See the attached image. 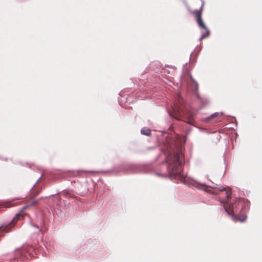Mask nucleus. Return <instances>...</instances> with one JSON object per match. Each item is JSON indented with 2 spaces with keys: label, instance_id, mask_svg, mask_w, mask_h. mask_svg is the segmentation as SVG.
<instances>
[{
  "label": "nucleus",
  "instance_id": "obj_3",
  "mask_svg": "<svg viewBox=\"0 0 262 262\" xmlns=\"http://www.w3.org/2000/svg\"><path fill=\"white\" fill-rule=\"evenodd\" d=\"M24 217V216L23 214L21 213H18L15 216L12 222L9 224H5L0 226V236H2L3 233L9 232L14 226L15 222L23 219Z\"/></svg>",
  "mask_w": 262,
  "mask_h": 262
},
{
  "label": "nucleus",
  "instance_id": "obj_8",
  "mask_svg": "<svg viewBox=\"0 0 262 262\" xmlns=\"http://www.w3.org/2000/svg\"><path fill=\"white\" fill-rule=\"evenodd\" d=\"M198 188H201V189H203L204 188V187H205V186L203 184H198Z\"/></svg>",
  "mask_w": 262,
  "mask_h": 262
},
{
  "label": "nucleus",
  "instance_id": "obj_1",
  "mask_svg": "<svg viewBox=\"0 0 262 262\" xmlns=\"http://www.w3.org/2000/svg\"><path fill=\"white\" fill-rule=\"evenodd\" d=\"M183 157L182 152L178 151L170 155L167 158L168 163V171L173 179L179 180L183 178L182 171Z\"/></svg>",
  "mask_w": 262,
  "mask_h": 262
},
{
  "label": "nucleus",
  "instance_id": "obj_7",
  "mask_svg": "<svg viewBox=\"0 0 262 262\" xmlns=\"http://www.w3.org/2000/svg\"><path fill=\"white\" fill-rule=\"evenodd\" d=\"M191 85L194 87L195 90L197 91L198 89V85L197 83L191 77Z\"/></svg>",
  "mask_w": 262,
  "mask_h": 262
},
{
  "label": "nucleus",
  "instance_id": "obj_4",
  "mask_svg": "<svg viewBox=\"0 0 262 262\" xmlns=\"http://www.w3.org/2000/svg\"><path fill=\"white\" fill-rule=\"evenodd\" d=\"M194 14L195 15L196 19L198 22V24L199 26L203 29H205L206 32V34H202L201 39L204 38L206 37L207 36H209V31L207 29L206 27L204 25V24L203 22V20L201 18V12L200 11H196L194 12Z\"/></svg>",
  "mask_w": 262,
  "mask_h": 262
},
{
  "label": "nucleus",
  "instance_id": "obj_10",
  "mask_svg": "<svg viewBox=\"0 0 262 262\" xmlns=\"http://www.w3.org/2000/svg\"><path fill=\"white\" fill-rule=\"evenodd\" d=\"M214 115V116H215V115L218 116V115H219V113H216V114H215Z\"/></svg>",
  "mask_w": 262,
  "mask_h": 262
},
{
  "label": "nucleus",
  "instance_id": "obj_9",
  "mask_svg": "<svg viewBox=\"0 0 262 262\" xmlns=\"http://www.w3.org/2000/svg\"><path fill=\"white\" fill-rule=\"evenodd\" d=\"M34 227H35L36 230H37V232H41V230L39 229V228L37 227V226H34Z\"/></svg>",
  "mask_w": 262,
  "mask_h": 262
},
{
  "label": "nucleus",
  "instance_id": "obj_2",
  "mask_svg": "<svg viewBox=\"0 0 262 262\" xmlns=\"http://www.w3.org/2000/svg\"><path fill=\"white\" fill-rule=\"evenodd\" d=\"M218 189L221 191H227L226 197L227 201L224 203V207L226 211L228 213V214L231 215V216L234 221H239L240 222H244L246 219V216H244L242 218H239L233 213V205L232 204V202L230 200V193L229 192V191H227L226 188L223 186L220 187L218 188Z\"/></svg>",
  "mask_w": 262,
  "mask_h": 262
},
{
  "label": "nucleus",
  "instance_id": "obj_5",
  "mask_svg": "<svg viewBox=\"0 0 262 262\" xmlns=\"http://www.w3.org/2000/svg\"><path fill=\"white\" fill-rule=\"evenodd\" d=\"M172 114L171 113L170 114V115L171 117H173L177 119L178 117L176 116L177 114H180L181 116L183 115V113L182 112L181 108L179 106L175 105L174 107L172 108Z\"/></svg>",
  "mask_w": 262,
  "mask_h": 262
},
{
  "label": "nucleus",
  "instance_id": "obj_6",
  "mask_svg": "<svg viewBox=\"0 0 262 262\" xmlns=\"http://www.w3.org/2000/svg\"><path fill=\"white\" fill-rule=\"evenodd\" d=\"M141 133L143 135L149 136L150 134V130L147 128H143L141 130Z\"/></svg>",
  "mask_w": 262,
  "mask_h": 262
}]
</instances>
